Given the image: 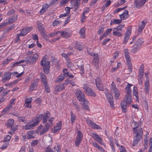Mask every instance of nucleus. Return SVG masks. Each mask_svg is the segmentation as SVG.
<instances>
[{
    "label": "nucleus",
    "mask_w": 152,
    "mask_h": 152,
    "mask_svg": "<svg viewBox=\"0 0 152 152\" xmlns=\"http://www.w3.org/2000/svg\"><path fill=\"white\" fill-rule=\"evenodd\" d=\"M132 86V85L128 83L127 85L125 88L126 94L124 100L121 102V104L122 111L124 113H126V112L127 105L128 104H131L132 102V97L131 95L132 91L130 88V87Z\"/></svg>",
    "instance_id": "1"
},
{
    "label": "nucleus",
    "mask_w": 152,
    "mask_h": 152,
    "mask_svg": "<svg viewBox=\"0 0 152 152\" xmlns=\"http://www.w3.org/2000/svg\"><path fill=\"white\" fill-rule=\"evenodd\" d=\"M143 132V129L142 128H140L138 131L135 132L136 135L134 138L132 144L133 146H135L137 144L140 139L142 138Z\"/></svg>",
    "instance_id": "2"
},
{
    "label": "nucleus",
    "mask_w": 152,
    "mask_h": 152,
    "mask_svg": "<svg viewBox=\"0 0 152 152\" xmlns=\"http://www.w3.org/2000/svg\"><path fill=\"white\" fill-rule=\"evenodd\" d=\"M124 53L126 62L128 65V69H129V71L131 72L132 70V65L128 49H125L124 50Z\"/></svg>",
    "instance_id": "3"
},
{
    "label": "nucleus",
    "mask_w": 152,
    "mask_h": 152,
    "mask_svg": "<svg viewBox=\"0 0 152 152\" xmlns=\"http://www.w3.org/2000/svg\"><path fill=\"white\" fill-rule=\"evenodd\" d=\"M143 43L142 39H137L132 47L131 50L132 52L134 53H136L141 48Z\"/></svg>",
    "instance_id": "4"
},
{
    "label": "nucleus",
    "mask_w": 152,
    "mask_h": 152,
    "mask_svg": "<svg viewBox=\"0 0 152 152\" xmlns=\"http://www.w3.org/2000/svg\"><path fill=\"white\" fill-rule=\"evenodd\" d=\"M41 65L43 67L44 72L48 74L49 72V69L50 67V62L49 61H46V58H44L41 60Z\"/></svg>",
    "instance_id": "5"
},
{
    "label": "nucleus",
    "mask_w": 152,
    "mask_h": 152,
    "mask_svg": "<svg viewBox=\"0 0 152 152\" xmlns=\"http://www.w3.org/2000/svg\"><path fill=\"white\" fill-rule=\"evenodd\" d=\"M39 57V55L37 54H34L32 57L28 56L26 58V63L33 64L35 63Z\"/></svg>",
    "instance_id": "6"
},
{
    "label": "nucleus",
    "mask_w": 152,
    "mask_h": 152,
    "mask_svg": "<svg viewBox=\"0 0 152 152\" xmlns=\"http://www.w3.org/2000/svg\"><path fill=\"white\" fill-rule=\"evenodd\" d=\"M111 91L115 94L114 98L118 99L120 96V93L119 90L116 87L115 84L113 82L111 84Z\"/></svg>",
    "instance_id": "7"
},
{
    "label": "nucleus",
    "mask_w": 152,
    "mask_h": 152,
    "mask_svg": "<svg viewBox=\"0 0 152 152\" xmlns=\"http://www.w3.org/2000/svg\"><path fill=\"white\" fill-rule=\"evenodd\" d=\"M83 137V135L82 133L80 131H78L75 144L76 147L78 146L82 142Z\"/></svg>",
    "instance_id": "8"
},
{
    "label": "nucleus",
    "mask_w": 152,
    "mask_h": 152,
    "mask_svg": "<svg viewBox=\"0 0 152 152\" xmlns=\"http://www.w3.org/2000/svg\"><path fill=\"white\" fill-rule=\"evenodd\" d=\"M17 72H14L11 73L10 72H8L5 73L4 75L2 76V81L4 82L8 81L11 78V76L12 75H15L16 74H18Z\"/></svg>",
    "instance_id": "9"
},
{
    "label": "nucleus",
    "mask_w": 152,
    "mask_h": 152,
    "mask_svg": "<svg viewBox=\"0 0 152 152\" xmlns=\"http://www.w3.org/2000/svg\"><path fill=\"white\" fill-rule=\"evenodd\" d=\"M83 88L85 91V93L87 95L94 97L96 96V93L89 87L86 85H84Z\"/></svg>",
    "instance_id": "10"
},
{
    "label": "nucleus",
    "mask_w": 152,
    "mask_h": 152,
    "mask_svg": "<svg viewBox=\"0 0 152 152\" xmlns=\"http://www.w3.org/2000/svg\"><path fill=\"white\" fill-rule=\"evenodd\" d=\"M75 94L77 99L80 101L83 102L84 100H86L85 99V96L84 93L80 90H77L75 93Z\"/></svg>",
    "instance_id": "11"
},
{
    "label": "nucleus",
    "mask_w": 152,
    "mask_h": 152,
    "mask_svg": "<svg viewBox=\"0 0 152 152\" xmlns=\"http://www.w3.org/2000/svg\"><path fill=\"white\" fill-rule=\"evenodd\" d=\"M18 16V15H14L13 16H12L8 18V22H7L6 23H2L1 26H6L7 25L8 23L12 24V23L15 22L17 20Z\"/></svg>",
    "instance_id": "12"
},
{
    "label": "nucleus",
    "mask_w": 152,
    "mask_h": 152,
    "mask_svg": "<svg viewBox=\"0 0 152 152\" xmlns=\"http://www.w3.org/2000/svg\"><path fill=\"white\" fill-rule=\"evenodd\" d=\"M51 126V125L49 123H46L42 129L39 130V134L40 135H43L45 134L49 129L52 128Z\"/></svg>",
    "instance_id": "13"
},
{
    "label": "nucleus",
    "mask_w": 152,
    "mask_h": 152,
    "mask_svg": "<svg viewBox=\"0 0 152 152\" xmlns=\"http://www.w3.org/2000/svg\"><path fill=\"white\" fill-rule=\"evenodd\" d=\"M95 82L97 88L100 91H103V86L99 77H97L95 80Z\"/></svg>",
    "instance_id": "14"
},
{
    "label": "nucleus",
    "mask_w": 152,
    "mask_h": 152,
    "mask_svg": "<svg viewBox=\"0 0 152 152\" xmlns=\"http://www.w3.org/2000/svg\"><path fill=\"white\" fill-rule=\"evenodd\" d=\"M147 0H135L134 4L136 7L140 8L142 6Z\"/></svg>",
    "instance_id": "15"
},
{
    "label": "nucleus",
    "mask_w": 152,
    "mask_h": 152,
    "mask_svg": "<svg viewBox=\"0 0 152 152\" xmlns=\"http://www.w3.org/2000/svg\"><path fill=\"white\" fill-rule=\"evenodd\" d=\"M108 102L110 105V107L113 108L114 107L113 99L112 95L110 93H107L106 94Z\"/></svg>",
    "instance_id": "16"
},
{
    "label": "nucleus",
    "mask_w": 152,
    "mask_h": 152,
    "mask_svg": "<svg viewBox=\"0 0 152 152\" xmlns=\"http://www.w3.org/2000/svg\"><path fill=\"white\" fill-rule=\"evenodd\" d=\"M32 29V28L31 27L23 28L21 30L20 33L19 34V35L23 36L30 32Z\"/></svg>",
    "instance_id": "17"
},
{
    "label": "nucleus",
    "mask_w": 152,
    "mask_h": 152,
    "mask_svg": "<svg viewBox=\"0 0 152 152\" xmlns=\"http://www.w3.org/2000/svg\"><path fill=\"white\" fill-rule=\"evenodd\" d=\"M89 104V102L87 100H84L83 102L81 103V104L82 105V109L85 110L90 111V109L88 106Z\"/></svg>",
    "instance_id": "18"
},
{
    "label": "nucleus",
    "mask_w": 152,
    "mask_h": 152,
    "mask_svg": "<svg viewBox=\"0 0 152 152\" xmlns=\"http://www.w3.org/2000/svg\"><path fill=\"white\" fill-rule=\"evenodd\" d=\"M87 124L91 126L94 129H99L101 128L100 126L96 124L95 123H94L91 120L89 119L86 120Z\"/></svg>",
    "instance_id": "19"
},
{
    "label": "nucleus",
    "mask_w": 152,
    "mask_h": 152,
    "mask_svg": "<svg viewBox=\"0 0 152 152\" xmlns=\"http://www.w3.org/2000/svg\"><path fill=\"white\" fill-rule=\"evenodd\" d=\"M38 81L39 80L37 79L34 80L31 85L30 87L29 88V91H33L36 89L37 86Z\"/></svg>",
    "instance_id": "20"
},
{
    "label": "nucleus",
    "mask_w": 152,
    "mask_h": 152,
    "mask_svg": "<svg viewBox=\"0 0 152 152\" xmlns=\"http://www.w3.org/2000/svg\"><path fill=\"white\" fill-rule=\"evenodd\" d=\"M92 137L95 141L100 144L103 145H104V143L102 142V138L99 135L96 134H92Z\"/></svg>",
    "instance_id": "21"
},
{
    "label": "nucleus",
    "mask_w": 152,
    "mask_h": 152,
    "mask_svg": "<svg viewBox=\"0 0 152 152\" xmlns=\"http://www.w3.org/2000/svg\"><path fill=\"white\" fill-rule=\"evenodd\" d=\"M62 122L61 121H59L56 124V125L54 127L53 132L55 133L58 132L61 128Z\"/></svg>",
    "instance_id": "22"
},
{
    "label": "nucleus",
    "mask_w": 152,
    "mask_h": 152,
    "mask_svg": "<svg viewBox=\"0 0 152 152\" xmlns=\"http://www.w3.org/2000/svg\"><path fill=\"white\" fill-rule=\"evenodd\" d=\"M43 116V114H41L39 116H37L35 119L33 120V124H35V126L39 124V122L41 120Z\"/></svg>",
    "instance_id": "23"
},
{
    "label": "nucleus",
    "mask_w": 152,
    "mask_h": 152,
    "mask_svg": "<svg viewBox=\"0 0 152 152\" xmlns=\"http://www.w3.org/2000/svg\"><path fill=\"white\" fill-rule=\"evenodd\" d=\"M128 11L127 10H125L124 12L119 15L121 19L123 20H125L127 19L129 16Z\"/></svg>",
    "instance_id": "24"
},
{
    "label": "nucleus",
    "mask_w": 152,
    "mask_h": 152,
    "mask_svg": "<svg viewBox=\"0 0 152 152\" xmlns=\"http://www.w3.org/2000/svg\"><path fill=\"white\" fill-rule=\"evenodd\" d=\"M145 23L142 21V22L141 24L139 26L138 28V33L137 34L139 35H140L145 27Z\"/></svg>",
    "instance_id": "25"
},
{
    "label": "nucleus",
    "mask_w": 152,
    "mask_h": 152,
    "mask_svg": "<svg viewBox=\"0 0 152 152\" xmlns=\"http://www.w3.org/2000/svg\"><path fill=\"white\" fill-rule=\"evenodd\" d=\"M37 25L38 30L40 33H43L44 32L45 29L43 25L40 22H37Z\"/></svg>",
    "instance_id": "26"
},
{
    "label": "nucleus",
    "mask_w": 152,
    "mask_h": 152,
    "mask_svg": "<svg viewBox=\"0 0 152 152\" xmlns=\"http://www.w3.org/2000/svg\"><path fill=\"white\" fill-rule=\"evenodd\" d=\"M35 124L33 123L29 124H26L25 126H22V129H23L25 130H27L28 129H31L35 126Z\"/></svg>",
    "instance_id": "27"
},
{
    "label": "nucleus",
    "mask_w": 152,
    "mask_h": 152,
    "mask_svg": "<svg viewBox=\"0 0 152 152\" xmlns=\"http://www.w3.org/2000/svg\"><path fill=\"white\" fill-rule=\"evenodd\" d=\"M130 33V32L129 30H128L126 32L123 42V43L124 44H126L128 41V40L129 38Z\"/></svg>",
    "instance_id": "28"
},
{
    "label": "nucleus",
    "mask_w": 152,
    "mask_h": 152,
    "mask_svg": "<svg viewBox=\"0 0 152 152\" xmlns=\"http://www.w3.org/2000/svg\"><path fill=\"white\" fill-rule=\"evenodd\" d=\"M133 95L134 96L136 99V100L137 102H139V100L138 94V91L137 88L134 86L133 89Z\"/></svg>",
    "instance_id": "29"
},
{
    "label": "nucleus",
    "mask_w": 152,
    "mask_h": 152,
    "mask_svg": "<svg viewBox=\"0 0 152 152\" xmlns=\"http://www.w3.org/2000/svg\"><path fill=\"white\" fill-rule=\"evenodd\" d=\"M149 80L148 79L146 80L145 83L144 90L145 93L147 94H148L149 93Z\"/></svg>",
    "instance_id": "30"
},
{
    "label": "nucleus",
    "mask_w": 152,
    "mask_h": 152,
    "mask_svg": "<svg viewBox=\"0 0 152 152\" xmlns=\"http://www.w3.org/2000/svg\"><path fill=\"white\" fill-rule=\"evenodd\" d=\"M139 79H142L143 76L144 68L142 65H141L139 69Z\"/></svg>",
    "instance_id": "31"
},
{
    "label": "nucleus",
    "mask_w": 152,
    "mask_h": 152,
    "mask_svg": "<svg viewBox=\"0 0 152 152\" xmlns=\"http://www.w3.org/2000/svg\"><path fill=\"white\" fill-rule=\"evenodd\" d=\"M61 36L63 37L66 38H67L70 37L71 36L70 34L65 31H60Z\"/></svg>",
    "instance_id": "32"
},
{
    "label": "nucleus",
    "mask_w": 152,
    "mask_h": 152,
    "mask_svg": "<svg viewBox=\"0 0 152 152\" xmlns=\"http://www.w3.org/2000/svg\"><path fill=\"white\" fill-rule=\"evenodd\" d=\"M49 7V5L47 4H45L42 6V8L39 12L41 14H43Z\"/></svg>",
    "instance_id": "33"
},
{
    "label": "nucleus",
    "mask_w": 152,
    "mask_h": 152,
    "mask_svg": "<svg viewBox=\"0 0 152 152\" xmlns=\"http://www.w3.org/2000/svg\"><path fill=\"white\" fill-rule=\"evenodd\" d=\"M14 123V120L12 119H10L8 120L7 122V125L8 128H12L13 126Z\"/></svg>",
    "instance_id": "34"
},
{
    "label": "nucleus",
    "mask_w": 152,
    "mask_h": 152,
    "mask_svg": "<svg viewBox=\"0 0 152 152\" xmlns=\"http://www.w3.org/2000/svg\"><path fill=\"white\" fill-rule=\"evenodd\" d=\"M34 133V131H29L27 133V138L28 139H34V137L33 136Z\"/></svg>",
    "instance_id": "35"
},
{
    "label": "nucleus",
    "mask_w": 152,
    "mask_h": 152,
    "mask_svg": "<svg viewBox=\"0 0 152 152\" xmlns=\"http://www.w3.org/2000/svg\"><path fill=\"white\" fill-rule=\"evenodd\" d=\"M68 70L66 69H64L63 71L64 72V77L66 76L69 77V78H72L73 77V76L72 75H70V73L68 72Z\"/></svg>",
    "instance_id": "36"
},
{
    "label": "nucleus",
    "mask_w": 152,
    "mask_h": 152,
    "mask_svg": "<svg viewBox=\"0 0 152 152\" xmlns=\"http://www.w3.org/2000/svg\"><path fill=\"white\" fill-rule=\"evenodd\" d=\"M132 123L134 124L135 126L133 128V132L135 133V132H138L140 128L138 129H137V128L139 127V124L137 122H136L134 120H133Z\"/></svg>",
    "instance_id": "37"
},
{
    "label": "nucleus",
    "mask_w": 152,
    "mask_h": 152,
    "mask_svg": "<svg viewBox=\"0 0 152 152\" xmlns=\"http://www.w3.org/2000/svg\"><path fill=\"white\" fill-rule=\"evenodd\" d=\"M50 114L49 113H45L43 117V120L42 122L43 124H45L47 121L48 118L50 116Z\"/></svg>",
    "instance_id": "38"
},
{
    "label": "nucleus",
    "mask_w": 152,
    "mask_h": 152,
    "mask_svg": "<svg viewBox=\"0 0 152 152\" xmlns=\"http://www.w3.org/2000/svg\"><path fill=\"white\" fill-rule=\"evenodd\" d=\"M32 99L31 98L30 99L27 98L25 101V104H26V107L28 108H31V104H29L32 102Z\"/></svg>",
    "instance_id": "39"
},
{
    "label": "nucleus",
    "mask_w": 152,
    "mask_h": 152,
    "mask_svg": "<svg viewBox=\"0 0 152 152\" xmlns=\"http://www.w3.org/2000/svg\"><path fill=\"white\" fill-rule=\"evenodd\" d=\"M94 57V60L92 61V63L95 64L98 63L99 60V56L97 53H94L93 55Z\"/></svg>",
    "instance_id": "40"
},
{
    "label": "nucleus",
    "mask_w": 152,
    "mask_h": 152,
    "mask_svg": "<svg viewBox=\"0 0 152 152\" xmlns=\"http://www.w3.org/2000/svg\"><path fill=\"white\" fill-rule=\"evenodd\" d=\"M85 31L86 28L85 27H83L81 28L80 31L79 33L80 34V36L83 38H85Z\"/></svg>",
    "instance_id": "41"
},
{
    "label": "nucleus",
    "mask_w": 152,
    "mask_h": 152,
    "mask_svg": "<svg viewBox=\"0 0 152 152\" xmlns=\"http://www.w3.org/2000/svg\"><path fill=\"white\" fill-rule=\"evenodd\" d=\"M71 123L73 124L76 120V116L72 111L70 112Z\"/></svg>",
    "instance_id": "42"
},
{
    "label": "nucleus",
    "mask_w": 152,
    "mask_h": 152,
    "mask_svg": "<svg viewBox=\"0 0 152 152\" xmlns=\"http://www.w3.org/2000/svg\"><path fill=\"white\" fill-rule=\"evenodd\" d=\"M41 76V79L42 82L43 83L44 85V83H46V84H47L48 82L46 80V77L45 75L43 74L42 73H41L40 74Z\"/></svg>",
    "instance_id": "43"
},
{
    "label": "nucleus",
    "mask_w": 152,
    "mask_h": 152,
    "mask_svg": "<svg viewBox=\"0 0 152 152\" xmlns=\"http://www.w3.org/2000/svg\"><path fill=\"white\" fill-rule=\"evenodd\" d=\"M12 107H11L10 106L8 105L4 108L2 111V113L3 114H5L8 112L10 110V109L12 108Z\"/></svg>",
    "instance_id": "44"
},
{
    "label": "nucleus",
    "mask_w": 152,
    "mask_h": 152,
    "mask_svg": "<svg viewBox=\"0 0 152 152\" xmlns=\"http://www.w3.org/2000/svg\"><path fill=\"white\" fill-rule=\"evenodd\" d=\"M64 89V87L63 85H58L56 86V90L58 91H62Z\"/></svg>",
    "instance_id": "45"
},
{
    "label": "nucleus",
    "mask_w": 152,
    "mask_h": 152,
    "mask_svg": "<svg viewBox=\"0 0 152 152\" xmlns=\"http://www.w3.org/2000/svg\"><path fill=\"white\" fill-rule=\"evenodd\" d=\"M65 79L64 75L63 74L60 75L57 78L56 82H61Z\"/></svg>",
    "instance_id": "46"
},
{
    "label": "nucleus",
    "mask_w": 152,
    "mask_h": 152,
    "mask_svg": "<svg viewBox=\"0 0 152 152\" xmlns=\"http://www.w3.org/2000/svg\"><path fill=\"white\" fill-rule=\"evenodd\" d=\"M113 34L115 36H117L119 37H120L122 36V34L120 31H118L115 29L113 30Z\"/></svg>",
    "instance_id": "47"
},
{
    "label": "nucleus",
    "mask_w": 152,
    "mask_h": 152,
    "mask_svg": "<svg viewBox=\"0 0 152 152\" xmlns=\"http://www.w3.org/2000/svg\"><path fill=\"white\" fill-rule=\"evenodd\" d=\"M68 84H70L72 86H74L75 85V84L74 82L70 80H65V83H64V84L67 85Z\"/></svg>",
    "instance_id": "48"
},
{
    "label": "nucleus",
    "mask_w": 152,
    "mask_h": 152,
    "mask_svg": "<svg viewBox=\"0 0 152 152\" xmlns=\"http://www.w3.org/2000/svg\"><path fill=\"white\" fill-rule=\"evenodd\" d=\"M124 25L120 24L118 26H117L116 27L113 28V29L118 31H120L121 30L122 28H124Z\"/></svg>",
    "instance_id": "49"
},
{
    "label": "nucleus",
    "mask_w": 152,
    "mask_h": 152,
    "mask_svg": "<svg viewBox=\"0 0 152 152\" xmlns=\"http://www.w3.org/2000/svg\"><path fill=\"white\" fill-rule=\"evenodd\" d=\"M109 142L110 143V145L111 147L112 150L113 151H114L115 150V149L114 145V142H113V140L112 138H110Z\"/></svg>",
    "instance_id": "50"
},
{
    "label": "nucleus",
    "mask_w": 152,
    "mask_h": 152,
    "mask_svg": "<svg viewBox=\"0 0 152 152\" xmlns=\"http://www.w3.org/2000/svg\"><path fill=\"white\" fill-rule=\"evenodd\" d=\"M18 120L20 122H22L24 123H26V121L25 120L26 118L24 116H21L18 117Z\"/></svg>",
    "instance_id": "51"
},
{
    "label": "nucleus",
    "mask_w": 152,
    "mask_h": 152,
    "mask_svg": "<svg viewBox=\"0 0 152 152\" xmlns=\"http://www.w3.org/2000/svg\"><path fill=\"white\" fill-rule=\"evenodd\" d=\"M75 46L76 48L79 51L82 50H83V47L82 45L77 43H75Z\"/></svg>",
    "instance_id": "52"
},
{
    "label": "nucleus",
    "mask_w": 152,
    "mask_h": 152,
    "mask_svg": "<svg viewBox=\"0 0 152 152\" xmlns=\"http://www.w3.org/2000/svg\"><path fill=\"white\" fill-rule=\"evenodd\" d=\"M60 31L54 32L50 34H49V37H52L58 34H60Z\"/></svg>",
    "instance_id": "53"
},
{
    "label": "nucleus",
    "mask_w": 152,
    "mask_h": 152,
    "mask_svg": "<svg viewBox=\"0 0 152 152\" xmlns=\"http://www.w3.org/2000/svg\"><path fill=\"white\" fill-rule=\"evenodd\" d=\"M44 85L45 86V91L47 93L50 92V88L47 84H46V83H44Z\"/></svg>",
    "instance_id": "54"
},
{
    "label": "nucleus",
    "mask_w": 152,
    "mask_h": 152,
    "mask_svg": "<svg viewBox=\"0 0 152 152\" xmlns=\"http://www.w3.org/2000/svg\"><path fill=\"white\" fill-rule=\"evenodd\" d=\"M73 104L75 108L77 109V112H79L80 110V107L79 105L75 102L73 103Z\"/></svg>",
    "instance_id": "55"
},
{
    "label": "nucleus",
    "mask_w": 152,
    "mask_h": 152,
    "mask_svg": "<svg viewBox=\"0 0 152 152\" xmlns=\"http://www.w3.org/2000/svg\"><path fill=\"white\" fill-rule=\"evenodd\" d=\"M15 12V10L14 9H12L7 13V15L8 16H10Z\"/></svg>",
    "instance_id": "56"
},
{
    "label": "nucleus",
    "mask_w": 152,
    "mask_h": 152,
    "mask_svg": "<svg viewBox=\"0 0 152 152\" xmlns=\"http://www.w3.org/2000/svg\"><path fill=\"white\" fill-rule=\"evenodd\" d=\"M121 20L114 19L113 20V23H114V24H119L121 23Z\"/></svg>",
    "instance_id": "57"
},
{
    "label": "nucleus",
    "mask_w": 152,
    "mask_h": 152,
    "mask_svg": "<svg viewBox=\"0 0 152 152\" xmlns=\"http://www.w3.org/2000/svg\"><path fill=\"white\" fill-rule=\"evenodd\" d=\"M61 23V21L55 20L53 22V25L54 26L60 24Z\"/></svg>",
    "instance_id": "58"
},
{
    "label": "nucleus",
    "mask_w": 152,
    "mask_h": 152,
    "mask_svg": "<svg viewBox=\"0 0 152 152\" xmlns=\"http://www.w3.org/2000/svg\"><path fill=\"white\" fill-rule=\"evenodd\" d=\"M104 27H100L98 32V34L100 35L104 31Z\"/></svg>",
    "instance_id": "59"
},
{
    "label": "nucleus",
    "mask_w": 152,
    "mask_h": 152,
    "mask_svg": "<svg viewBox=\"0 0 152 152\" xmlns=\"http://www.w3.org/2000/svg\"><path fill=\"white\" fill-rule=\"evenodd\" d=\"M9 144V143L8 142H4V143L3 144L1 148V149H4L6 148H7Z\"/></svg>",
    "instance_id": "60"
},
{
    "label": "nucleus",
    "mask_w": 152,
    "mask_h": 152,
    "mask_svg": "<svg viewBox=\"0 0 152 152\" xmlns=\"http://www.w3.org/2000/svg\"><path fill=\"white\" fill-rule=\"evenodd\" d=\"M38 143V142L37 140H34L31 142V145L32 146H34L37 145Z\"/></svg>",
    "instance_id": "61"
},
{
    "label": "nucleus",
    "mask_w": 152,
    "mask_h": 152,
    "mask_svg": "<svg viewBox=\"0 0 152 152\" xmlns=\"http://www.w3.org/2000/svg\"><path fill=\"white\" fill-rule=\"evenodd\" d=\"M42 34V35L45 39L47 41L49 40V37L48 35L44 32L43 33H41Z\"/></svg>",
    "instance_id": "62"
},
{
    "label": "nucleus",
    "mask_w": 152,
    "mask_h": 152,
    "mask_svg": "<svg viewBox=\"0 0 152 152\" xmlns=\"http://www.w3.org/2000/svg\"><path fill=\"white\" fill-rule=\"evenodd\" d=\"M62 56L65 58L66 60H69V57L67 54L63 53L61 54Z\"/></svg>",
    "instance_id": "63"
},
{
    "label": "nucleus",
    "mask_w": 152,
    "mask_h": 152,
    "mask_svg": "<svg viewBox=\"0 0 152 152\" xmlns=\"http://www.w3.org/2000/svg\"><path fill=\"white\" fill-rule=\"evenodd\" d=\"M46 152H55V151H53V150L51 149V148L49 147H47L45 150Z\"/></svg>",
    "instance_id": "64"
}]
</instances>
